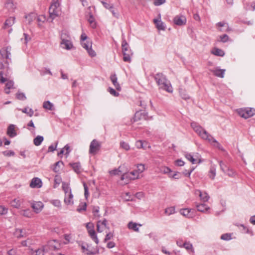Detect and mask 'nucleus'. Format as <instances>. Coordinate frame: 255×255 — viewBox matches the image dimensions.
<instances>
[{
	"label": "nucleus",
	"instance_id": "obj_33",
	"mask_svg": "<svg viewBox=\"0 0 255 255\" xmlns=\"http://www.w3.org/2000/svg\"><path fill=\"white\" fill-rule=\"evenodd\" d=\"M20 214L22 216L27 218H31L33 216L31 211L29 209L21 210Z\"/></svg>",
	"mask_w": 255,
	"mask_h": 255
},
{
	"label": "nucleus",
	"instance_id": "obj_13",
	"mask_svg": "<svg viewBox=\"0 0 255 255\" xmlns=\"http://www.w3.org/2000/svg\"><path fill=\"white\" fill-rule=\"evenodd\" d=\"M133 180L134 179H132V176L130 174V172L127 171L122 173L120 177V183L122 185H126Z\"/></svg>",
	"mask_w": 255,
	"mask_h": 255
},
{
	"label": "nucleus",
	"instance_id": "obj_28",
	"mask_svg": "<svg viewBox=\"0 0 255 255\" xmlns=\"http://www.w3.org/2000/svg\"><path fill=\"white\" fill-rule=\"evenodd\" d=\"M191 212V210L187 208L183 209L180 211L181 215L189 218L193 217V215Z\"/></svg>",
	"mask_w": 255,
	"mask_h": 255
},
{
	"label": "nucleus",
	"instance_id": "obj_45",
	"mask_svg": "<svg viewBox=\"0 0 255 255\" xmlns=\"http://www.w3.org/2000/svg\"><path fill=\"white\" fill-rule=\"evenodd\" d=\"M22 112L26 114L28 116L32 117L34 114L33 111L29 108H25L22 110Z\"/></svg>",
	"mask_w": 255,
	"mask_h": 255
},
{
	"label": "nucleus",
	"instance_id": "obj_42",
	"mask_svg": "<svg viewBox=\"0 0 255 255\" xmlns=\"http://www.w3.org/2000/svg\"><path fill=\"white\" fill-rule=\"evenodd\" d=\"M171 169L167 166H162L160 168V172L167 174L169 176Z\"/></svg>",
	"mask_w": 255,
	"mask_h": 255
},
{
	"label": "nucleus",
	"instance_id": "obj_55",
	"mask_svg": "<svg viewBox=\"0 0 255 255\" xmlns=\"http://www.w3.org/2000/svg\"><path fill=\"white\" fill-rule=\"evenodd\" d=\"M231 236V234H225L221 236V239L223 240H230L232 239Z\"/></svg>",
	"mask_w": 255,
	"mask_h": 255
},
{
	"label": "nucleus",
	"instance_id": "obj_29",
	"mask_svg": "<svg viewBox=\"0 0 255 255\" xmlns=\"http://www.w3.org/2000/svg\"><path fill=\"white\" fill-rule=\"evenodd\" d=\"M211 53L218 56H223L225 55V52L223 50L218 48H214L212 51Z\"/></svg>",
	"mask_w": 255,
	"mask_h": 255
},
{
	"label": "nucleus",
	"instance_id": "obj_12",
	"mask_svg": "<svg viewBox=\"0 0 255 255\" xmlns=\"http://www.w3.org/2000/svg\"><path fill=\"white\" fill-rule=\"evenodd\" d=\"M30 204L31 208L36 214L41 212L44 208V204L41 201H31Z\"/></svg>",
	"mask_w": 255,
	"mask_h": 255
},
{
	"label": "nucleus",
	"instance_id": "obj_44",
	"mask_svg": "<svg viewBox=\"0 0 255 255\" xmlns=\"http://www.w3.org/2000/svg\"><path fill=\"white\" fill-rule=\"evenodd\" d=\"M164 213L167 216L171 215L175 213V209L173 207L167 208L165 209Z\"/></svg>",
	"mask_w": 255,
	"mask_h": 255
},
{
	"label": "nucleus",
	"instance_id": "obj_1",
	"mask_svg": "<svg viewBox=\"0 0 255 255\" xmlns=\"http://www.w3.org/2000/svg\"><path fill=\"white\" fill-rule=\"evenodd\" d=\"M191 127L197 135L203 140L207 141L212 146L223 150V148L219 142H218L214 137L209 133L203 127L196 123H191Z\"/></svg>",
	"mask_w": 255,
	"mask_h": 255
},
{
	"label": "nucleus",
	"instance_id": "obj_47",
	"mask_svg": "<svg viewBox=\"0 0 255 255\" xmlns=\"http://www.w3.org/2000/svg\"><path fill=\"white\" fill-rule=\"evenodd\" d=\"M145 144H146L145 142L138 140L136 142L135 145L138 148L145 149Z\"/></svg>",
	"mask_w": 255,
	"mask_h": 255
},
{
	"label": "nucleus",
	"instance_id": "obj_52",
	"mask_svg": "<svg viewBox=\"0 0 255 255\" xmlns=\"http://www.w3.org/2000/svg\"><path fill=\"white\" fill-rule=\"evenodd\" d=\"M43 108L49 110H52L53 105L49 101L45 102L43 103Z\"/></svg>",
	"mask_w": 255,
	"mask_h": 255
},
{
	"label": "nucleus",
	"instance_id": "obj_19",
	"mask_svg": "<svg viewBox=\"0 0 255 255\" xmlns=\"http://www.w3.org/2000/svg\"><path fill=\"white\" fill-rule=\"evenodd\" d=\"M46 246L51 250H56L60 249V244L56 240H52L49 241Z\"/></svg>",
	"mask_w": 255,
	"mask_h": 255
},
{
	"label": "nucleus",
	"instance_id": "obj_40",
	"mask_svg": "<svg viewBox=\"0 0 255 255\" xmlns=\"http://www.w3.org/2000/svg\"><path fill=\"white\" fill-rule=\"evenodd\" d=\"M71 166L74 169V170L77 173H80L81 172V166L79 163H74L71 164Z\"/></svg>",
	"mask_w": 255,
	"mask_h": 255
},
{
	"label": "nucleus",
	"instance_id": "obj_4",
	"mask_svg": "<svg viewBox=\"0 0 255 255\" xmlns=\"http://www.w3.org/2000/svg\"><path fill=\"white\" fill-rule=\"evenodd\" d=\"M62 189L65 193V197L64 199V203L68 205H72L74 204V196L72 194L71 189L69 185L65 183L62 184Z\"/></svg>",
	"mask_w": 255,
	"mask_h": 255
},
{
	"label": "nucleus",
	"instance_id": "obj_18",
	"mask_svg": "<svg viewBox=\"0 0 255 255\" xmlns=\"http://www.w3.org/2000/svg\"><path fill=\"white\" fill-rule=\"evenodd\" d=\"M15 21V17L14 16L9 17L5 20L2 28L5 29L11 27L14 24Z\"/></svg>",
	"mask_w": 255,
	"mask_h": 255
},
{
	"label": "nucleus",
	"instance_id": "obj_9",
	"mask_svg": "<svg viewBox=\"0 0 255 255\" xmlns=\"http://www.w3.org/2000/svg\"><path fill=\"white\" fill-rule=\"evenodd\" d=\"M101 146V144L99 141L96 139H93L90 144L89 153L92 155L96 154L100 150Z\"/></svg>",
	"mask_w": 255,
	"mask_h": 255
},
{
	"label": "nucleus",
	"instance_id": "obj_15",
	"mask_svg": "<svg viewBox=\"0 0 255 255\" xmlns=\"http://www.w3.org/2000/svg\"><path fill=\"white\" fill-rule=\"evenodd\" d=\"M11 48L9 47H4L0 50V59H9L10 56Z\"/></svg>",
	"mask_w": 255,
	"mask_h": 255
},
{
	"label": "nucleus",
	"instance_id": "obj_5",
	"mask_svg": "<svg viewBox=\"0 0 255 255\" xmlns=\"http://www.w3.org/2000/svg\"><path fill=\"white\" fill-rule=\"evenodd\" d=\"M81 44L88 52L89 55L91 57L96 56V53L92 48V42L87 40V36L85 33H82L81 35Z\"/></svg>",
	"mask_w": 255,
	"mask_h": 255
},
{
	"label": "nucleus",
	"instance_id": "obj_21",
	"mask_svg": "<svg viewBox=\"0 0 255 255\" xmlns=\"http://www.w3.org/2000/svg\"><path fill=\"white\" fill-rule=\"evenodd\" d=\"M216 27L220 31H226L230 30L228 24L224 21L220 22L217 23Z\"/></svg>",
	"mask_w": 255,
	"mask_h": 255
},
{
	"label": "nucleus",
	"instance_id": "obj_60",
	"mask_svg": "<svg viewBox=\"0 0 255 255\" xmlns=\"http://www.w3.org/2000/svg\"><path fill=\"white\" fill-rule=\"evenodd\" d=\"M37 21L39 22V25L41 24V23H43L46 20V17L44 15H41L37 17Z\"/></svg>",
	"mask_w": 255,
	"mask_h": 255
},
{
	"label": "nucleus",
	"instance_id": "obj_22",
	"mask_svg": "<svg viewBox=\"0 0 255 255\" xmlns=\"http://www.w3.org/2000/svg\"><path fill=\"white\" fill-rule=\"evenodd\" d=\"M110 79H111L113 84L116 88V89L118 91H121V87L119 83L118 82V78H117L116 75L115 74H113L111 75L110 76Z\"/></svg>",
	"mask_w": 255,
	"mask_h": 255
},
{
	"label": "nucleus",
	"instance_id": "obj_30",
	"mask_svg": "<svg viewBox=\"0 0 255 255\" xmlns=\"http://www.w3.org/2000/svg\"><path fill=\"white\" fill-rule=\"evenodd\" d=\"M61 45L63 48L67 50L71 49L73 47V44L71 42L67 40H62Z\"/></svg>",
	"mask_w": 255,
	"mask_h": 255
},
{
	"label": "nucleus",
	"instance_id": "obj_3",
	"mask_svg": "<svg viewBox=\"0 0 255 255\" xmlns=\"http://www.w3.org/2000/svg\"><path fill=\"white\" fill-rule=\"evenodd\" d=\"M50 17L53 20L62 13L60 0H52L49 8Z\"/></svg>",
	"mask_w": 255,
	"mask_h": 255
},
{
	"label": "nucleus",
	"instance_id": "obj_6",
	"mask_svg": "<svg viewBox=\"0 0 255 255\" xmlns=\"http://www.w3.org/2000/svg\"><path fill=\"white\" fill-rule=\"evenodd\" d=\"M96 226L97 232L99 233H102L103 235L110 230L109 224L106 219L98 221L97 223Z\"/></svg>",
	"mask_w": 255,
	"mask_h": 255
},
{
	"label": "nucleus",
	"instance_id": "obj_24",
	"mask_svg": "<svg viewBox=\"0 0 255 255\" xmlns=\"http://www.w3.org/2000/svg\"><path fill=\"white\" fill-rule=\"evenodd\" d=\"M5 6L9 11L12 12L16 8V3H14L11 0H8L5 4Z\"/></svg>",
	"mask_w": 255,
	"mask_h": 255
},
{
	"label": "nucleus",
	"instance_id": "obj_63",
	"mask_svg": "<svg viewBox=\"0 0 255 255\" xmlns=\"http://www.w3.org/2000/svg\"><path fill=\"white\" fill-rule=\"evenodd\" d=\"M108 91L111 95L115 97H117L119 95V94L118 92H117L114 89L111 87L109 88Z\"/></svg>",
	"mask_w": 255,
	"mask_h": 255
},
{
	"label": "nucleus",
	"instance_id": "obj_38",
	"mask_svg": "<svg viewBox=\"0 0 255 255\" xmlns=\"http://www.w3.org/2000/svg\"><path fill=\"white\" fill-rule=\"evenodd\" d=\"M123 60L125 62H130L131 60L130 56L132 55L131 51H128V52H123Z\"/></svg>",
	"mask_w": 255,
	"mask_h": 255
},
{
	"label": "nucleus",
	"instance_id": "obj_8",
	"mask_svg": "<svg viewBox=\"0 0 255 255\" xmlns=\"http://www.w3.org/2000/svg\"><path fill=\"white\" fill-rule=\"evenodd\" d=\"M144 165L142 164H139L137 165L135 169L130 172V174L132 175V179L134 180L139 179L142 176L141 174L144 171Z\"/></svg>",
	"mask_w": 255,
	"mask_h": 255
},
{
	"label": "nucleus",
	"instance_id": "obj_7",
	"mask_svg": "<svg viewBox=\"0 0 255 255\" xmlns=\"http://www.w3.org/2000/svg\"><path fill=\"white\" fill-rule=\"evenodd\" d=\"M239 115L245 119H248L255 114V109L253 108L241 109L238 110Z\"/></svg>",
	"mask_w": 255,
	"mask_h": 255
},
{
	"label": "nucleus",
	"instance_id": "obj_10",
	"mask_svg": "<svg viewBox=\"0 0 255 255\" xmlns=\"http://www.w3.org/2000/svg\"><path fill=\"white\" fill-rule=\"evenodd\" d=\"M86 228L87 229L88 234L90 238L92 239L93 241H94V242L96 244H98L99 240L98 239L96 233L94 230L93 224L91 223H88V224H87Z\"/></svg>",
	"mask_w": 255,
	"mask_h": 255
},
{
	"label": "nucleus",
	"instance_id": "obj_31",
	"mask_svg": "<svg viewBox=\"0 0 255 255\" xmlns=\"http://www.w3.org/2000/svg\"><path fill=\"white\" fill-rule=\"evenodd\" d=\"M153 22L155 24L158 30H164L165 29L164 23L160 20L154 19L153 20Z\"/></svg>",
	"mask_w": 255,
	"mask_h": 255
},
{
	"label": "nucleus",
	"instance_id": "obj_26",
	"mask_svg": "<svg viewBox=\"0 0 255 255\" xmlns=\"http://www.w3.org/2000/svg\"><path fill=\"white\" fill-rule=\"evenodd\" d=\"M211 71L216 76L223 78L224 77V73L225 70L224 69H215L211 70Z\"/></svg>",
	"mask_w": 255,
	"mask_h": 255
},
{
	"label": "nucleus",
	"instance_id": "obj_16",
	"mask_svg": "<svg viewBox=\"0 0 255 255\" xmlns=\"http://www.w3.org/2000/svg\"><path fill=\"white\" fill-rule=\"evenodd\" d=\"M23 202V199L18 197L12 200L10 202V205L13 208L19 209Z\"/></svg>",
	"mask_w": 255,
	"mask_h": 255
},
{
	"label": "nucleus",
	"instance_id": "obj_39",
	"mask_svg": "<svg viewBox=\"0 0 255 255\" xmlns=\"http://www.w3.org/2000/svg\"><path fill=\"white\" fill-rule=\"evenodd\" d=\"M70 151V146L68 144H67L58 153V155L60 156L61 154H68Z\"/></svg>",
	"mask_w": 255,
	"mask_h": 255
},
{
	"label": "nucleus",
	"instance_id": "obj_57",
	"mask_svg": "<svg viewBox=\"0 0 255 255\" xmlns=\"http://www.w3.org/2000/svg\"><path fill=\"white\" fill-rule=\"evenodd\" d=\"M31 240L30 239H27L25 241H23L21 242V245L23 247H27L31 244Z\"/></svg>",
	"mask_w": 255,
	"mask_h": 255
},
{
	"label": "nucleus",
	"instance_id": "obj_58",
	"mask_svg": "<svg viewBox=\"0 0 255 255\" xmlns=\"http://www.w3.org/2000/svg\"><path fill=\"white\" fill-rule=\"evenodd\" d=\"M2 154L5 156H14L15 153L13 151L11 150H6L2 152Z\"/></svg>",
	"mask_w": 255,
	"mask_h": 255
},
{
	"label": "nucleus",
	"instance_id": "obj_37",
	"mask_svg": "<svg viewBox=\"0 0 255 255\" xmlns=\"http://www.w3.org/2000/svg\"><path fill=\"white\" fill-rule=\"evenodd\" d=\"M14 236L18 239L22 238L24 236L23 230L21 229H16L14 232Z\"/></svg>",
	"mask_w": 255,
	"mask_h": 255
},
{
	"label": "nucleus",
	"instance_id": "obj_35",
	"mask_svg": "<svg viewBox=\"0 0 255 255\" xmlns=\"http://www.w3.org/2000/svg\"><path fill=\"white\" fill-rule=\"evenodd\" d=\"M13 86V82L12 81H7L5 84V88L4 91L6 94H9L10 93V89L12 88Z\"/></svg>",
	"mask_w": 255,
	"mask_h": 255
},
{
	"label": "nucleus",
	"instance_id": "obj_32",
	"mask_svg": "<svg viewBox=\"0 0 255 255\" xmlns=\"http://www.w3.org/2000/svg\"><path fill=\"white\" fill-rule=\"evenodd\" d=\"M141 226L140 224H137L135 223L130 222L128 224V228L135 232H138V227Z\"/></svg>",
	"mask_w": 255,
	"mask_h": 255
},
{
	"label": "nucleus",
	"instance_id": "obj_51",
	"mask_svg": "<svg viewBox=\"0 0 255 255\" xmlns=\"http://www.w3.org/2000/svg\"><path fill=\"white\" fill-rule=\"evenodd\" d=\"M36 18V15L34 13H30L25 16V18L27 19L29 23L31 22Z\"/></svg>",
	"mask_w": 255,
	"mask_h": 255
},
{
	"label": "nucleus",
	"instance_id": "obj_49",
	"mask_svg": "<svg viewBox=\"0 0 255 255\" xmlns=\"http://www.w3.org/2000/svg\"><path fill=\"white\" fill-rule=\"evenodd\" d=\"M122 46L123 53V52H128V51H131L129 48L128 43L125 41H124L122 42Z\"/></svg>",
	"mask_w": 255,
	"mask_h": 255
},
{
	"label": "nucleus",
	"instance_id": "obj_46",
	"mask_svg": "<svg viewBox=\"0 0 255 255\" xmlns=\"http://www.w3.org/2000/svg\"><path fill=\"white\" fill-rule=\"evenodd\" d=\"M106 237L104 239V242H106L109 240H111L114 237V232H110L108 231L107 233H105Z\"/></svg>",
	"mask_w": 255,
	"mask_h": 255
},
{
	"label": "nucleus",
	"instance_id": "obj_34",
	"mask_svg": "<svg viewBox=\"0 0 255 255\" xmlns=\"http://www.w3.org/2000/svg\"><path fill=\"white\" fill-rule=\"evenodd\" d=\"M168 177L175 179H179L181 177V174L178 171L173 172V171L171 170Z\"/></svg>",
	"mask_w": 255,
	"mask_h": 255
},
{
	"label": "nucleus",
	"instance_id": "obj_23",
	"mask_svg": "<svg viewBox=\"0 0 255 255\" xmlns=\"http://www.w3.org/2000/svg\"><path fill=\"white\" fill-rule=\"evenodd\" d=\"M195 193L196 195H199L201 200L203 202H207L209 199V196L206 192H202L200 190H197Z\"/></svg>",
	"mask_w": 255,
	"mask_h": 255
},
{
	"label": "nucleus",
	"instance_id": "obj_64",
	"mask_svg": "<svg viewBox=\"0 0 255 255\" xmlns=\"http://www.w3.org/2000/svg\"><path fill=\"white\" fill-rule=\"evenodd\" d=\"M16 97L17 99L20 100H23L25 99L26 97L24 94L21 93H18L16 95Z\"/></svg>",
	"mask_w": 255,
	"mask_h": 255
},
{
	"label": "nucleus",
	"instance_id": "obj_27",
	"mask_svg": "<svg viewBox=\"0 0 255 255\" xmlns=\"http://www.w3.org/2000/svg\"><path fill=\"white\" fill-rule=\"evenodd\" d=\"M7 134L10 137L15 136L16 134L15 126L13 125H10L7 128Z\"/></svg>",
	"mask_w": 255,
	"mask_h": 255
},
{
	"label": "nucleus",
	"instance_id": "obj_43",
	"mask_svg": "<svg viewBox=\"0 0 255 255\" xmlns=\"http://www.w3.org/2000/svg\"><path fill=\"white\" fill-rule=\"evenodd\" d=\"M47 250L46 246H43L35 251L36 255H44V253Z\"/></svg>",
	"mask_w": 255,
	"mask_h": 255
},
{
	"label": "nucleus",
	"instance_id": "obj_20",
	"mask_svg": "<svg viewBox=\"0 0 255 255\" xmlns=\"http://www.w3.org/2000/svg\"><path fill=\"white\" fill-rule=\"evenodd\" d=\"M42 183L41 180L35 177L32 179L30 184V186L31 188H39L42 186Z\"/></svg>",
	"mask_w": 255,
	"mask_h": 255
},
{
	"label": "nucleus",
	"instance_id": "obj_11",
	"mask_svg": "<svg viewBox=\"0 0 255 255\" xmlns=\"http://www.w3.org/2000/svg\"><path fill=\"white\" fill-rule=\"evenodd\" d=\"M128 169L125 164L121 165L118 168L109 171V174L111 176L120 175L123 173L128 171Z\"/></svg>",
	"mask_w": 255,
	"mask_h": 255
},
{
	"label": "nucleus",
	"instance_id": "obj_56",
	"mask_svg": "<svg viewBox=\"0 0 255 255\" xmlns=\"http://www.w3.org/2000/svg\"><path fill=\"white\" fill-rule=\"evenodd\" d=\"M8 209L3 206L0 205V214L1 215H5L7 214Z\"/></svg>",
	"mask_w": 255,
	"mask_h": 255
},
{
	"label": "nucleus",
	"instance_id": "obj_54",
	"mask_svg": "<svg viewBox=\"0 0 255 255\" xmlns=\"http://www.w3.org/2000/svg\"><path fill=\"white\" fill-rule=\"evenodd\" d=\"M64 238L65 239V242L64 243L65 244H68L69 243L71 240L72 239V236L71 234H65L64 235Z\"/></svg>",
	"mask_w": 255,
	"mask_h": 255
},
{
	"label": "nucleus",
	"instance_id": "obj_53",
	"mask_svg": "<svg viewBox=\"0 0 255 255\" xmlns=\"http://www.w3.org/2000/svg\"><path fill=\"white\" fill-rule=\"evenodd\" d=\"M216 175V170L214 167H211L209 172V176L212 179H214Z\"/></svg>",
	"mask_w": 255,
	"mask_h": 255
},
{
	"label": "nucleus",
	"instance_id": "obj_50",
	"mask_svg": "<svg viewBox=\"0 0 255 255\" xmlns=\"http://www.w3.org/2000/svg\"><path fill=\"white\" fill-rule=\"evenodd\" d=\"M144 118H145V116L142 115L141 113L140 112H137L135 114V115H134V121H137L141 119H144Z\"/></svg>",
	"mask_w": 255,
	"mask_h": 255
},
{
	"label": "nucleus",
	"instance_id": "obj_14",
	"mask_svg": "<svg viewBox=\"0 0 255 255\" xmlns=\"http://www.w3.org/2000/svg\"><path fill=\"white\" fill-rule=\"evenodd\" d=\"M173 21L175 24L178 26H183L186 24L187 19L184 15H177L174 17Z\"/></svg>",
	"mask_w": 255,
	"mask_h": 255
},
{
	"label": "nucleus",
	"instance_id": "obj_2",
	"mask_svg": "<svg viewBox=\"0 0 255 255\" xmlns=\"http://www.w3.org/2000/svg\"><path fill=\"white\" fill-rule=\"evenodd\" d=\"M154 79L159 88L163 89L168 93H172L173 88L170 82L162 73H157L154 76Z\"/></svg>",
	"mask_w": 255,
	"mask_h": 255
},
{
	"label": "nucleus",
	"instance_id": "obj_48",
	"mask_svg": "<svg viewBox=\"0 0 255 255\" xmlns=\"http://www.w3.org/2000/svg\"><path fill=\"white\" fill-rule=\"evenodd\" d=\"M81 249H82V252L83 253H84L86 255H93L94 253L91 252V251H90L88 248L87 247H86V246H84V245H82L81 246Z\"/></svg>",
	"mask_w": 255,
	"mask_h": 255
},
{
	"label": "nucleus",
	"instance_id": "obj_62",
	"mask_svg": "<svg viewBox=\"0 0 255 255\" xmlns=\"http://www.w3.org/2000/svg\"><path fill=\"white\" fill-rule=\"evenodd\" d=\"M120 144L121 147L126 150H128L130 148L129 145L125 142H122Z\"/></svg>",
	"mask_w": 255,
	"mask_h": 255
},
{
	"label": "nucleus",
	"instance_id": "obj_59",
	"mask_svg": "<svg viewBox=\"0 0 255 255\" xmlns=\"http://www.w3.org/2000/svg\"><path fill=\"white\" fill-rule=\"evenodd\" d=\"M60 164H62V162L61 161H58L55 163L54 168L53 169V170L54 172H57L59 171V166Z\"/></svg>",
	"mask_w": 255,
	"mask_h": 255
},
{
	"label": "nucleus",
	"instance_id": "obj_41",
	"mask_svg": "<svg viewBox=\"0 0 255 255\" xmlns=\"http://www.w3.org/2000/svg\"><path fill=\"white\" fill-rule=\"evenodd\" d=\"M43 140V137L42 136L38 135L33 140V143L36 146L39 145L42 141Z\"/></svg>",
	"mask_w": 255,
	"mask_h": 255
},
{
	"label": "nucleus",
	"instance_id": "obj_25",
	"mask_svg": "<svg viewBox=\"0 0 255 255\" xmlns=\"http://www.w3.org/2000/svg\"><path fill=\"white\" fill-rule=\"evenodd\" d=\"M197 209L198 211L206 213L208 212L210 208L205 204H200L196 205Z\"/></svg>",
	"mask_w": 255,
	"mask_h": 255
},
{
	"label": "nucleus",
	"instance_id": "obj_61",
	"mask_svg": "<svg viewBox=\"0 0 255 255\" xmlns=\"http://www.w3.org/2000/svg\"><path fill=\"white\" fill-rule=\"evenodd\" d=\"M83 186L84 188V195L86 198H87L89 197V193L88 192V187L85 182L83 183Z\"/></svg>",
	"mask_w": 255,
	"mask_h": 255
},
{
	"label": "nucleus",
	"instance_id": "obj_17",
	"mask_svg": "<svg viewBox=\"0 0 255 255\" xmlns=\"http://www.w3.org/2000/svg\"><path fill=\"white\" fill-rule=\"evenodd\" d=\"M186 158L192 162V164H196L200 162V158L198 154L192 155L190 154L187 153L185 155Z\"/></svg>",
	"mask_w": 255,
	"mask_h": 255
},
{
	"label": "nucleus",
	"instance_id": "obj_36",
	"mask_svg": "<svg viewBox=\"0 0 255 255\" xmlns=\"http://www.w3.org/2000/svg\"><path fill=\"white\" fill-rule=\"evenodd\" d=\"M88 21L91 27H92L93 28H96V22L95 21V18L91 14H90V16L88 19Z\"/></svg>",
	"mask_w": 255,
	"mask_h": 255
}]
</instances>
